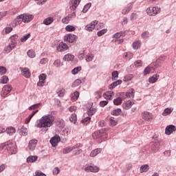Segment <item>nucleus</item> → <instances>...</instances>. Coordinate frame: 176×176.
I'll return each mask as SVG.
<instances>
[{
  "mask_svg": "<svg viewBox=\"0 0 176 176\" xmlns=\"http://www.w3.org/2000/svg\"><path fill=\"white\" fill-rule=\"evenodd\" d=\"M53 122L54 120L52 119L51 115L43 116L37 122V127L38 129H47V127H52Z\"/></svg>",
  "mask_w": 176,
  "mask_h": 176,
  "instance_id": "f257e3e1",
  "label": "nucleus"
},
{
  "mask_svg": "<svg viewBox=\"0 0 176 176\" xmlns=\"http://www.w3.org/2000/svg\"><path fill=\"white\" fill-rule=\"evenodd\" d=\"M5 146L6 147V149L10 155H16L17 153V149L14 146V144H13V142L12 140H8L4 143H2L0 144V149H4Z\"/></svg>",
  "mask_w": 176,
  "mask_h": 176,
  "instance_id": "f03ea898",
  "label": "nucleus"
},
{
  "mask_svg": "<svg viewBox=\"0 0 176 176\" xmlns=\"http://www.w3.org/2000/svg\"><path fill=\"white\" fill-rule=\"evenodd\" d=\"M160 58H158L156 62L151 63L148 66H147L144 70V75H148L151 74V72H155L156 68L159 67V60Z\"/></svg>",
  "mask_w": 176,
  "mask_h": 176,
  "instance_id": "7ed1b4c3",
  "label": "nucleus"
},
{
  "mask_svg": "<svg viewBox=\"0 0 176 176\" xmlns=\"http://www.w3.org/2000/svg\"><path fill=\"white\" fill-rule=\"evenodd\" d=\"M33 19V15L27 14H21L16 17V23H18V24H20V23H21V20L22 21H23V23H30V21H31Z\"/></svg>",
  "mask_w": 176,
  "mask_h": 176,
  "instance_id": "20e7f679",
  "label": "nucleus"
},
{
  "mask_svg": "<svg viewBox=\"0 0 176 176\" xmlns=\"http://www.w3.org/2000/svg\"><path fill=\"white\" fill-rule=\"evenodd\" d=\"M121 98L124 100L125 98H130V100L134 98V89L131 88L128 90L127 92H122L120 95Z\"/></svg>",
  "mask_w": 176,
  "mask_h": 176,
  "instance_id": "39448f33",
  "label": "nucleus"
},
{
  "mask_svg": "<svg viewBox=\"0 0 176 176\" xmlns=\"http://www.w3.org/2000/svg\"><path fill=\"white\" fill-rule=\"evenodd\" d=\"M92 137L94 140H98V138L105 140V138L107 137V133L104 132V131H97L92 133Z\"/></svg>",
  "mask_w": 176,
  "mask_h": 176,
  "instance_id": "423d86ee",
  "label": "nucleus"
},
{
  "mask_svg": "<svg viewBox=\"0 0 176 176\" xmlns=\"http://www.w3.org/2000/svg\"><path fill=\"white\" fill-rule=\"evenodd\" d=\"M146 13L148 16H156L160 13V8L159 7H149L146 9Z\"/></svg>",
  "mask_w": 176,
  "mask_h": 176,
  "instance_id": "0eeeda50",
  "label": "nucleus"
},
{
  "mask_svg": "<svg viewBox=\"0 0 176 176\" xmlns=\"http://www.w3.org/2000/svg\"><path fill=\"white\" fill-rule=\"evenodd\" d=\"M12 85H5L1 91V96L3 98H6V96L10 93V91H12Z\"/></svg>",
  "mask_w": 176,
  "mask_h": 176,
  "instance_id": "6e6552de",
  "label": "nucleus"
},
{
  "mask_svg": "<svg viewBox=\"0 0 176 176\" xmlns=\"http://www.w3.org/2000/svg\"><path fill=\"white\" fill-rule=\"evenodd\" d=\"M65 41L69 42V43H74V42H76V39H78V36L75 34H69L65 36Z\"/></svg>",
  "mask_w": 176,
  "mask_h": 176,
  "instance_id": "1a4fd4ad",
  "label": "nucleus"
},
{
  "mask_svg": "<svg viewBox=\"0 0 176 176\" xmlns=\"http://www.w3.org/2000/svg\"><path fill=\"white\" fill-rule=\"evenodd\" d=\"M150 146L151 151L154 152V153H156V152H157V151L160 149V148L159 147L160 146V143L158 142V140H155L154 142H151Z\"/></svg>",
  "mask_w": 176,
  "mask_h": 176,
  "instance_id": "9d476101",
  "label": "nucleus"
},
{
  "mask_svg": "<svg viewBox=\"0 0 176 176\" xmlns=\"http://www.w3.org/2000/svg\"><path fill=\"white\" fill-rule=\"evenodd\" d=\"M69 47H68V45L64 42H60L59 45L57 47L58 52H65L68 50Z\"/></svg>",
  "mask_w": 176,
  "mask_h": 176,
  "instance_id": "9b49d317",
  "label": "nucleus"
},
{
  "mask_svg": "<svg viewBox=\"0 0 176 176\" xmlns=\"http://www.w3.org/2000/svg\"><path fill=\"white\" fill-rule=\"evenodd\" d=\"M176 131L175 126L173 124L168 125L165 129V134H166V135H170V134H172V133H174V131Z\"/></svg>",
  "mask_w": 176,
  "mask_h": 176,
  "instance_id": "f8f14e48",
  "label": "nucleus"
},
{
  "mask_svg": "<svg viewBox=\"0 0 176 176\" xmlns=\"http://www.w3.org/2000/svg\"><path fill=\"white\" fill-rule=\"evenodd\" d=\"M20 69L23 76L27 78L31 77V72H30V69H28V67H21Z\"/></svg>",
  "mask_w": 176,
  "mask_h": 176,
  "instance_id": "ddd939ff",
  "label": "nucleus"
},
{
  "mask_svg": "<svg viewBox=\"0 0 176 176\" xmlns=\"http://www.w3.org/2000/svg\"><path fill=\"white\" fill-rule=\"evenodd\" d=\"M85 171H87V173H98L100 168L97 166H88L85 168Z\"/></svg>",
  "mask_w": 176,
  "mask_h": 176,
  "instance_id": "4468645a",
  "label": "nucleus"
},
{
  "mask_svg": "<svg viewBox=\"0 0 176 176\" xmlns=\"http://www.w3.org/2000/svg\"><path fill=\"white\" fill-rule=\"evenodd\" d=\"M60 141V136L55 135L51 138L50 142L52 146L56 147L58 145V142Z\"/></svg>",
  "mask_w": 176,
  "mask_h": 176,
  "instance_id": "2eb2a0df",
  "label": "nucleus"
},
{
  "mask_svg": "<svg viewBox=\"0 0 176 176\" xmlns=\"http://www.w3.org/2000/svg\"><path fill=\"white\" fill-rule=\"evenodd\" d=\"M80 1L82 0H71L72 6H70V10H75L79 6V3H80Z\"/></svg>",
  "mask_w": 176,
  "mask_h": 176,
  "instance_id": "dca6fc26",
  "label": "nucleus"
},
{
  "mask_svg": "<svg viewBox=\"0 0 176 176\" xmlns=\"http://www.w3.org/2000/svg\"><path fill=\"white\" fill-rule=\"evenodd\" d=\"M133 9V3L127 4L126 7L122 10V14H127Z\"/></svg>",
  "mask_w": 176,
  "mask_h": 176,
  "instance_id": "f3484780",
  "label": "nucleus"
},
{
  "mask_svg": "<svg viewBox=\"0 0 176 176\" xmlns=\"http://www.w3.org/2000/svg\"><path fill=\"white\" fill-rule=\"evenodd\" d=\"M36 144H38V140H30L28 145L29 149H30V151H34V149L36 148Z\"/></svg>",
  "mask_w": 176,
  "mask_h": 176,
  "instance_id": "a211bd4d",
  "label": "nucleus"
},
{
  "mask_svg": "<svg viewBox=\"0 0 176 176\" xmlns=\"http://www.w3.org/2000/svg\"><path fill=\"white\" fill-rule=\"evenodd\" d=\"M75 59V56L71 54H67L64 56L63 60L64 61H74Z\"/></svg>",
  "mask_w": 176,
  "mask_h": 176,
  "instance_id": "6ab92c4d",
  "label": "nucleus"
},
{
  "mask_svg": "<svg viewBox=\"0 0 176 176\" xmlns=\"http://www.w3.org/2000/svg\"><path fill=\"white\" fill-rule=\"evenodd\" d=\"M56 123L58 127H60V129H64L65 127V122L61 118L58 119Z\"/></svg>",
  "mask_w": 176,
  "mask_h": 176,
  "instance_id": "aec40b11",
  "label": "nucleus"
},
{
  "mask_svg": "<svg viewBox=\"0 0 176 176\" xmlns=\"http://www.w3.org/2000/svg\"><path fill=\"white\" fill-rule=\"evenodd\" d=\"M112 96H113V92L112 91H108L103 94V97L105 98V100H112Z\"/></svg>",
  "mask_w": 176,
  "mask_h": 176,
  "instance_id": "412c9836",
  "label": "nucleus"
},
{
  "mask_svg": "<svg viewBox=\"0 0 176 176\" xmlns=\"http://www.w3.org/2000/svg\"><path fill=\"white\" fill-rule=\"evenodd\" d=\"M160 76L159 74H154L153 76L149 77L148 82L149 83H155L157 82V79H159Z\"/></svg>",
  "mask_w": 176,
  "mask_h": 176,
  "instance_id": "4be33fe9",
  "label": "nucleus"
},
{
  "mask_svg": "<svg viewBox=\"0 0 176 176\" xmlns=\"http://www.w3.org/2000/svg\"><path fill=\"white\" fill-rule=\"evenodd\" d=\"M122 80H118L117 81L111 83L109 85L110 90H113V89H115V87H116V86H119V85H122Z\"/></svg>",
  "mask_w": 176,
  "mask_h": 176,
  "instance_id": "5701e85b",
  "label": "nucleus"
},
{
  "mask_svg": "<svg viewBox=\"0 0 176 176\" xmlns=\"http://www.w3.org/2000/svg\"><path fill=\"white\" fill-rule=\"evenodd\" d=\"M101 151H102V148H96L93 150L91 153H90V157H96L98 153H101Z\"/></svg>",
  "mask_w": 176,
  "mask_h": 176,
  "instance_id": "b1692460",
  "label": "nucleus"
},
{
  "mask_svg": "<svg viewBox=\"0 0 176 176\" xmlns=\"http://www.w3.org/2000/svg\"><path fill=\"white\" fill-rule=\"evenodd\" d=\"M36 160H38V156L36 155H30L26 160L27 163H34V162H36Z\"/></svg>",
  "mask_w": 176,
  "mask_h": 176,
  "instance_id": "393cba45",
  "label": "nucleus"
},
{
  "mask_svg": "<svg viewBox=\"0 0 176 176\" xmlns=\"http://www.w3.org/2000/svg\"><path fill=\"white\" fill-rule=\"evenodd\" d=\"M142 118L144 120H152V114L149 113V112L145 111L142 114Z\"/></svg>",
  "mask_w": 176,
  "mask_h": 176,
  "instance_id": "a878e982",
  "label": "nucleus"
},
{
  "mask_svg": "<svg viewBox=\"0 0 176 176\" xmlns=\"http://www.w3.org/2000/svg\"><path fill=\"white\" fill-rule=\"evenodd\" d=\"M140 173L142 174V173H146L149 170V165L148 164H143L140 166Z\"/></svg>",
  "mask_w": 176,
  "mask_h": 176,
  "instance_id": "bb28decb",
  "label": "nucleus"
},
{
  "mask_svg": "<svg viewBox=\"0 0 176 176\" xmlns=\"http://www.w3.org/2000/svg\"><path fill=\"white\" fill-rule=\"evenodd\" d=\"M53 21H54V19H53L52 17L50 16L44 19L43 23V24H45V25H50V24H52Z\"/></svg>",
  "mask_w": 176,
  "mask_h": 176,
  "instance_id": "cd10ccee",
  "label": "nucleus"
},
{
  "mask_svg": "<svg viewBox=\"0 0 176 176\" xmlns=\"http://www.w3.org/2000/svg\"><path fill=\"white\" fill-rule=\"evenodd\" d=\"M6 133L8 134V135H12L16 133V129H14L13 126H9L6 129Z\"/></svg>",
  "mask_w": 176,
  "mask_h": 176,
  "instance_id": "c85d7f7f",
  "label": "nucleus"
},
{
  "mask_svg": "<svg viewBox=\"0 0 176 176\" xmlns=\"http://www.w3.org/2000/svg\"><path fill=\"white\" fill-rule=\"evenodd\" d=\"M122 107L124 109H130L133 107V102L130 100H128L126 102L123 103Z\"/></svg>",
  "mask_w": 176,
  "mask_h": 176,
  "instance_id": "c756f323",
  "label": "nucleus"
},
{
  "mask_svg": "<svg viewBox=\"0 0 176 176\" xmlns=\"http://www.w3.org/2000/svg\"><path fill=\"white\" fill-rule=\"evenodd\" d=\"M79 91H76L73 94H72L71 97H72V101H76L78 98H79Z\"/></svg>",
  "mask_w": 176,
  "mask_h": 176,
  "instance_id": "7c9ffc66",
  "label": "nucleus"
},
{
  "mask_svg": "<svg viewBox=\"0 0 176 176\" xmlns=\"http://www.w3.org/2000/svg\"><path fill=\"white\" fill-rule=\"evenodd\" d=\"M132 46H133V49H134V50H138V49H140L141 47V41H138L133 43Z\"/></svg>",
  "mask_w": 176,
  "mask_h": 176,
  "instance_id": "2f4dec72",
  "label": "nucleus"
},
{
  "mask_svg": "<svg viewBox=\"0 0 176 176\" xmlns=\"http://www.w3.org/2000/svg\"><path fill=\"white\" fill-rule=\"evenodd\" d=\"M56 93L59 97H64V94H65V89L63 88H58L56 90Z\"/></svg>",
  "mask_w": 176,
  "mask_h": 176,
  "instance_id": "473e14b6",
  "label": "nucleus"
},
{
  "mask_svg": "<svg viewBox=\"0 0 176 176\" xmlns=\"http://www.w3.org/2000/svg\"><path fill=\"white\" fill-rule=\"evenodd\" d=\"M122 113V109H117L111 111V114L113 116H119Z\"/></svg>",
  "mask_w": 176,
  "mask_h": 176,
  "instance_id": "72a5a7b5",
  "label": "nucleus"
},
{
  "mask_svg": "<svg viewBox=\"0 0 176 176\" xmlns=\"http://www.w3.org/2000/svg\"><path fill=\"white\" fill-rule=\"evenodd\" d=\"M18 38H19V36L17 34H14V35L11 36L10 38V39L11 40V43L17 45Z\"/></svg>",
  "mask_w": 176,
  "mask_h": 176,
  "instance_id": "f704fd0d",
  "label": "nucleus"
},
{
  "mask_svg": "<svg viewBox=\"0 0 176 176\" xmlns=\"http://www.w3.org/2000/svg\"><path fill=\"white\" fill-rule=\"evenodd\" d=\"M91 120V118L90 117V116H89L88 117H86L82 120H81V122L82 124H84V126H86L89 124V123H90Z\"/></svg>",
  "mask_w": 176,
  "mask_h": 176,
  "instance_id": "c9c22d12",
  "label": "nucleus"
},
{
  "mask_svg": "<svg viewBox=\"0 0 176 176\" xmlns=\"http://www.w3.org/2000/svg\"><path fill=\"white\" fill-rule=\"evenodd\" d=\"M96 112H97V109L93 107L89 108V110L87 111L89 116H93V115H94Z\"/></svg>",
  "mask_w": 176,
  "mask_h": 176,
  "instance_id": "e433bc0d",
  "label": "nucleus"
},
{
  "mask_svg": "<svg viewBox=\"0 0 176 176\" xmlns=\"http://www.w3.org/2000/svg\"><path fill=\"white\" fill-rule=\"evenodd\" d=\"M8 82H9V78H8V76H2L1 78L0 79V83H2L3 85H6Z\"/></svg>",
  "mask_w": 176,
  "mask_h": 176,
  "instance_id": "4c0bfd02",
  "label": "nucleus"
},
{
  "mask_svg": "<svg viewBox=\"0 0 176 176\" xmlns=\"http://www.w3.org/2000/svg\"><path fill=\"white\" fill-rule=\"evenodd\" d=\"M80 71H82V67L78 66L72 70V75H76V74H78V72H80Z\"/></svg>",
  "mask_w": 176,
  "mask_h": 176,
  "instance_id": "58836bf2",
  "label": "nucleus"
},
{
  "mask_svg": "<svg viewBox=\"0 0 176 176\" xmlns=\"http://www.w3.org/2000/svg\"><path fill=\"white\" fill-rule=\"evenodd\" d=\"M90 8H91V3H87L82 9V13H87V11Z\"/></svg>",
  "mask_w": 176,
  "mask_h": 176,
  "instance_id": "ea45409f",
  "label": "nucleus"
},
{
  "mask_svg": "<svg viewBox=\"0 0 176 176\" xmlns=\"http://www.w3.org/2000/svg\"><path fill=\"white\" fill-rule=\"evenodd\" d=\"M124 35H126V33L124 32H119L114 34L113 38H120V36H124Z\"/></svg>",
  "mask_w": 176,
  "mask_h": 176,
  "instance_id": "a19ab883",
  "label": "nucleus"
},
{
  "mask_svg": "<svg viewBox=\"0 0 176 176\" xmlns=\"http://www.w3.org/2000/svg\"><path fill=\"white\" fill-rule=\"evenodd\" d=\"M82 83V80L76 79L72 85V87H78Z\"/></svg>",
  "mask_w": 176,
  "mask_h": 176,
  "instance_id": "79ce46f5",
  "label": "nucleus"
},
{
  "mask_svg": "<svg viewBox=\"0 0 176 176\" xmlns=\"http://www.w3.org/2000/svg\"><path fill=\"white\" fill-rule=\"evenodd\" d=\"M171 112H173V110H171V109L166 108L164 109V112L162 113V116H167L170 115V113H171Z\"/></svg>",
  "mask_w": 176,
  "mask_h": 176,
  "instance_id": "37998d69",
  "label": "nucleus"
},
{
  "mask_svg": "<svg viewBox=\"0 0 176 176\" xmlns=\"http://www.w3.org/2000/svg\"><path fill=\"white\" fill-rule=\"evenodd\" d=\"M27 55L30 58H34V57H35V52L32 50H30L29 51H28Z\"/></svg>",
  "mask_w": 176,
  "mask_h": 176,
  "instance_id": "c03bdc74",
  "label": "nucleus"
},
{
  "mask_svg": "<svg viewBox=\"0 0 176 176\" xmlns=\"http://www.w3.org/2000/svg\"><path fill=\"white\" fill-rule=\"evenodd\" d=\"M72 147H66L63 149V153L64 155H67V153H69L70 152H72Z\"/></svg>",
  "mask_w": 176,
  "mask_h": 176,
  "instance_id": "a18cd8bd",
  "label": "nucleus"
},
{
  "mask_svg": "<svg viewBox=\"0 0 176 176\" xmlns=\"http://www.w3.org/2000/svg\"><path fill=\"white\" fill-rule=\"evenodd\" d=\"M133 78H134L133 74H128L124 77V82H129V80H131Z\"/></svg>",
  "mask_w": 176,
  "mask_h": 176,
  "instance_id": "49530a36",
  "label": "nucleus"
},
{
  "mask_svg": "<svg viewBox=\"0 0 176 176\" xmlns=\"http://www.w3.org/2000/svg\"><path fill=\"white\" fill-rule=\"evenodd\" d=\"M30 36H31L30 33L25 34L21 38V42H22V43L26 42L28 41V39L30 38Z\"/></svg>",
  "mask_w": 176,
  "mask_h": 176,
  "instance_id": "de8ad7c7",
  "label": "nucleus"
},
{
  "mask_svg": "<svg viewBox=\"0 0 176 176\" xmlns=\"http://www.w3.org/2000/svg\"><path fill=\"white\" fill-rule=\"evenodd\" d=\"M111 75L113 80H116L117 78H119V72L118 71H113Z\"/></svg>",
  "mask_w": 176,
  "mask_h": 176,
  "instance_id": "09e8293b",
  "label": "nucleus"
},
{
  "mask_svg": "<svg viewBox=\"0 0 176 176\" xmlns=\"http://www.w3.org/2000/svg\"><path fill=\"white\" fill-rule=\"evenodd\" d=\"M65 30L68 32H72L73 31H75L76 28L72 25H68L66 26Z\"/></svg>",
  "mask_w": 176,
  "mask_h": 176,
  "instance_id": "8fccbe9b",
  "label": "nucleus"
},
{
  "mask_svg": "<svg viewBox=\"0 0 176 176\" xmlns=\"http://www.w3.org/2000/svg\"><path fill=\"white\" fill-rule=\"evenodd\" d=\"M41 103H36L35 104H33L29 107L30 111H32V109H38L39 107H41Z\"/></svg>",
  "mask_w": 176,
  "mask_h": 176,
  "instance_id": "3c124183",
  "label": "nucleus"
},
{
  "mask_svg": "<svg viewBox=\"0 0 176 176\" xmlns=\"http://www.w3.org/2000/svg\"><path fill=\"white\" fill-rule=\"evenodd\" d=\"M20 133H21L22 135H27V128H25L24 126H22L20 128Z\"/></svg>",
  "mask_w": 176,
  "mask_h": 176,
  "instance_id": "603ef678",
  "label": "nucleus"
},
{
  "mask_svg": "<svg viewBox=\"0 0 176 176\" xmlns=\"http://www.w3.org/2000/svg\"><path fill=\"white\" fill-rule=\"evenodd\" d=\"M113 104H114V105H120V104H122V98H117L114 99Z\"/></svg>",
  "mask_w": 176,
  "mask_h": 176,
  "instance_id": "864d4df0",
  "label": "nucleus"
},
{
  "mask_svg": "<svg viewBox=\"0 0 176 176\" xmlns=\"http://www.w3.org/2000/svg\"><path fill=\"white\" fill-rule=\"evenodd\" d=\"M141 36L142 39H148V38H149V32L148 31H145L141 34Z\"/></svg>",
  "mask_w": 176,
  "mask_h": 176,
  "instance_id": "5fc2aeb1",
  "label": "nucleus"
},
{
  "mask_svg": "<svg viewBox=\"0 0 176 176\" xmlns=\"http://www.w3.org/2000/svg\"><path fill=\"white\" fill-rule=\"evenodd\" d=\"M108 31V30L107 29H103L102 30H100L97 32V35L98 36H102V35H104V34H107V32Z\"/></svg>",
  "mask_w": 176,
  "mask_h": 176,
  "instance_id": "6e6d98bb",
  "label": "nucleus"
},
{
  "mask_svg": "<svg viewBox=\"0 0 176 176\" xmlns=\"http://www.w3.org/2000/svg\"><path fill=\"white\" fill-rule=\"evenodd\" d=\"M46 74H41L40 76H38V79L41 82H45L46 80Z\"/></svg>",
  "mask_w": 176,
  "mask_h": 176,
  "instance_id": "4d7b16f0",
  "label": "nucleus"
},
{
  "mask_svg": "<svg viewBox=\"0 0 176 176\" xmlns=\"http://www.w3.org/2000/svg\"><path fill=\"white\" fill-rule=\"evenodd\" d=\"M93 57H94L93 54H88L87 55V56H86V61H87V63H90V61H92V60H93Z\"/></svg>",
  "mask_w": 176,
  "mask_h": 176,
  "instance_id": "13d9d810",
  "label": "nucleus"
},
{
  "mask_svg": "<svg viewBox=\"0 0 176 176\" xmlns=\"http://www.w3.org/2000/svg\"><path fill=\"white\" fill-rule=\"evenodd\" d=\"M70 20L71 19L68 16H67L62 19V23H63V24H68Z\"/></svg>",
  "mask_w": 176,
  "mask_h": 176,
  "instance_id": "bf43d9fd",
  "label": "nucleus"
},
{
  "mask_svg": "<svg viewBox=\"0 0 176 176\" xmlns=\"http://www.w3.org/2000/svg\"><path fill=\"white\" fill-rule=\"evenodd\" d=\"M70 122H76L77 120V117L76 114H72L70 118H69Z\"/></svg>",
  "mask_w": 176,
  "mask_h": 176,
  "instance_id": "052dcab7",
  "label": "nucleus"
},
{
  "mask_svg": "<svg viewBox=\"0 0 176 176\" xmlns=\"http://www.w3.org/2000/svg\"><path fill=\"white\" fill-rule=\"evenodd\" d=\"M0 74L1 75H5V74H6V67L0 66Z\"/></svg>",
  "mask_w": 176,
  "mask_h": 176,
  "instance_id": "680f3d73",
  "label": "nucleus"
},
{
  "mask_svg": "<svg viewBox=\"0 0 176 176\" xmlns=\"http://www.w3.org/2000/svg\"><path fill=\"white\" fill-rule=\"evenodd\" d=\"M135 67H142V60H138L134 63Z\"/></svg>",
  "mask_w": 176,
  "mask_h": 176,
  "instance_id": "e2e57ef3",
  "label": "nucleus"
},
{
  "mask_svg": "<svg viewBox=\"0 0 176 176\" xmlns=\"http://www.w3.org/2000/svg\"><path fill=\"white\" fill-rule=\"evenodd\" d=\"M13 31V28L12 27H6L5 28V32L6 34H10Z\"/></svg>",
  "mask_w": 176,
  "mask_h": 176,
  "instance_id": "0e129e2a",
  "label": "nucleus"
},
{
  "mask_svg": "<svg viewBox=\"0 0 176 176\" xmlns=\"http://www.w3.org/2000/svg\"><path fill=\"white\" fill-rule=\"evenodd\" d=\"M85 30H86V31H93L94 30V28H93V26L90 25H87L85 28Z\"/></svg>",
  "mask_w": 176,
  "mask_h": 176,
  "instance_id": "69168bd1",
  "label": "nucleus"
},
{
  "mask_svg": "<svg viewBox=\"0 0 176 176\" xmlns=\"http://www.w3.org/2000/svg\"><path fill=\"white\" fill-rule=\"evenodd\" d=\"M107 105H108V101L102 100L100 102V107H104Z\"/></svg>",
  "mask_w": 176,
  "mask_h": 176,
  "instance_id": "338daca9",
  "label": "nucleus"
},
{
  "mask_svg": "<svg viewBox=\"0 0 176 176\" xmlns=\"http://www.w3.org/2000/svg\"><path fill=\"white\" fill-rule=\"evenodd\" d=\"M61 64V61H60V60H56L54 62V67H56L57 68H58V67H60Z\"/></svg>",
  "mask_w": 176,
  "mask_h": 176,
  "instance_id": "774afa93",
  "label": "nucleus"
}]
</instances>
